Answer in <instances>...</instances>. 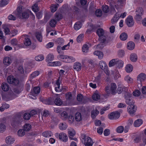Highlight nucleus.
Listing matches in <instances>:
<instances>
[{
  "label": "nucleus",
  "mask_w": 146,
  "mask_h": 146,
  "mask_svg": "<svg viewBox=\"0 0 146 146\" xmlns=\"http://www.w3.org/2000/svg\"><path fill=\"white\" fill-rule=\"evenodd\" d=\"M23 121L22 117V115L20 113L16 114L13 118L11 124L12 126L15 127L21 124Z\"/></svg>",
  "instance_id": "nucleus-1"
},
{
  "label": "nucleus",
  "mask_w": 146,
  "mask_h": 146,
  "mask_svg": "<svg viewBox=\"0 0 146 146\" xmlns=\"http://www.w3.org/2000/svg\"><path fill=\"white\" fill-rule=\"evenodd\" d=\"M96 33L99 36V40L101 43L108 42V41L107 40L108 36L104 34V30L102 29H99L97 30Z\"/></svg>",
  "instance_id": "nucleus-2"
},
{
  "label": "nucleus",
  "mask_w": 146,
  "mask_h": 146,
  "mask_svg": "<svg viewBox=\"0 0 146 146\" xmlns=\"http://www.w3.org/2000/svg\"><path fill=\"white\" fill-rule=\"evenodd\" d=\"M81 137L82 139L83 140L82 142L86 146H92L94 142L90 137L86 136L84 134H82Z\"/></svg>",
  "instance_id": "nucleus-3"
},
{
  "label": "nucleus",
  "mask_w": 146,
  "mask_h": 146,
  "mask_svg": "<svg viewBox=\"0 0 146 146\" xmlns=\"http://www.w3.org/2000/svg\"><path fill=\"white\" fill-rule=\"evenodd\" d=\"M59 58L62 59V60L65 62H70L74 61V59L73 57L68 56L60 55L58 56Z\"/></svg>",
  "instance_id": "nucleus-4"
},
{
  "label": "nucleus",
  "mask_w": 146,
  "mask_h": 146,
  "mask_svg": "<svg viewBox=\"0 0 146 146\" xmlns=\"http://www.w3.org/2000/svg\"><path fill=\"white\" fill-rule=\"evenodd\" d=\"M55 135L56 137L59 136L60 139L63 142H66L67 141L68 137L64 133H60L59 134L58 133H56Z\"/></svg>",
  "instance_id": "nucleus-5"
},
{
  "label": "nucleus",
  "mask_w": 146,
  "mask_h": 146,
  "mask_svg": "<svg viewBox=\"0 0 146 146\" xmlns=\"http://www.w3.org/2000/svg\"><path fill=\"white\" fill-rule=\"evenodd\" d=\"M120 114L118 111L113 112L108 115L109 118L111 119H116L119 118Z\"/></svg>",
  "instance_id": "nucleus-6"
},
{
  "label": "nucleus",
  "mask_w": 146,
  "mask_h": 146,
  "mask_svg": "<svg viewBox=\"0 0 146 146\" xmlns=\"http://www.w3.org/2000/svg\"><path fill=\"white\" fill-rule=\"evenodd\" d=\"M31 13V12L29 11H25L20 15L19 17L21 19H27L29 18V14Z\"/></svg>",
  "instance_id": "nucleus-7"
},
{
  "label": "nucleus",
  "mask_w": 146,
  "mask_h": 146,
  "mask_svg": "<svg viewBox=\"0 0 146 146\" xmlns=\"http://www.w3.org/2000/svg\"><path fill=\"white\" fill-rule=\"evenodd\" d=\"M128 112L130 114H134L137 110V107L135 105L129 106L127 108Z\"/></svg>",
  "instance_id": "nucleus-8"
},
{
  "label": "nucleus",
  "mask_w": 146,
  "mask_h": 146,
  "mask_svg": "<svg viewBox=\"0 0 146 146\" xmlns=\"http://www.w3.org/2000/svg\"><path fill=\"white\" fill-rule=\"evenodd\" d=\"M126 23L127 25L129 27L132 26L134 24V22L133 18L132 17H128L126 19Z\"/></svg>",
  "instance_id": "nucleus-9"
},
{
  "label": "nucleus",
  "mask_w": 146,
  "mask_h": 146,
  "mask_svg": "<svg viewBox=\"0 0 146 146\" xmlns=\"http://www.w3.org/2000/svg\"><path fill=\"white\" fill-rule=\"evenodd\" d=\"M3 62L5 65L8 66L11 63V60L10 57L7 56L3 58Z\"/></svg>",
  "instance_id": "nucleus-10"
},
{
  "label": "nucleus",
  "mask_w": 146,
  "mask_h": 146,
  "mask_svg": "<svg viewBox=\"0 0 146 146\" xmlns=\"http://www.w3.org/2000/svg\"><path fill=\"white\" fill-rule=\"evenodd\" d=\"M146 79V75L143 73H141L139 74L137 77L138 81L141 82L145 80Z\"/></svg>",
  "instance_id": "nucleus-11"
},
{
  "label": "nucleus",
  "mask_w": 146,
  "mask_h": 146,
  "mask_svg": "<svg viewBox=\"0 0 146 146\" xmlns=\"http://www.w3.org/2000/svg\"><path fill=\"white\" fill-rule=\"evenodd\" d=\"M23 90V87L22 85H19L16 87L14 88L13 90L14 92L19 94Z\"/></svg>",
  "instance_id": "nucleus-12"
},
{
  "label": "nucleus",
  "mask_w": 146,
  "mask_h": 146,
  "mask_svg": "<svg viewBox=\"0 0 146 146\" xmlns=\"http://www.w3.org/2000/svg\"><path fill=\"white\" fill-rule=\"evenodd\" d=\"M116 85L115 83H111V90L112 94L114 95L116 93Z\"/></svg>",
  "instance_id": "nucleus-13"
},
{
  "label": "nucleus",
  "mask_w": 146,
  "mask_h": 146,
  "mask_svg": "<svg viewBox=\"0 0 146 146\" xmlns=\"http://www.w3.org/2000/svg\"><path fill=\"white\" fill-rule=\"evenodd\" d=\"M99 65L100 68L102 69L106 70L108 66L105 62L101 61L100 62Z\"/></svg>",
  "instance_id": "nucleus-14"
},
{
  "label": "nucleus",
  "mask_w": 146,
  "mask_h": 146,
  "mask_svg": "<svg viewBox=\"0 0 146 146\" xmlns=\"http://www.w3.org/2000/svg\"><path fill=\"white\" fill-rule=\"evenodd\" d=\"M130 59L132 62H136L137 59V56L136 54L135 53L131 54L130 56Z\"/></svg>",
  "instance_id": "nucleus-15"
},
{
  "label": "nucleus",
  "mask_w": 146,
  "mask_h": 146,
  "mask_svg": "<svg viewBox=\"0 0 146 146\" xmlns=\"http://www.w3.org/2000/svg\"><path fill=\"white\" fill-rule=\"evenodd\" d=\"M135 46L134 43L132 42H129L127 44V48L130 50H132L134 49Z\"/></svg>",
  "instance_id": "nucleus-16"
},
{
  "label": "nucleus",
  "mask_w": 146,
  "mask_h": 146,
  "mask_svg": "<svg viewBox=\"0 0 146 146\" xmlns=\"http://www.w3.org/2000/svg\"><path fill=\"white\" fill-rule=\"evenodd\" d=\"M94 55H96L100 59H102L103 57L104 54L103 53L100 51H96L94 52Z\"/></svg>",
  "instance_id": "nucleus-17"
},
{
  "label": "nucleus",
  "mask_w": 146,
  "mask_h": 146,
  "mask_svg": "<svg viewBox=\"0 0 146 146\" xmlns=\"http://www.w3.org/2000/svg\"><path fill=\"white\" fill-rule=\"evenodd\" d=\"M56 84L57 86V87H56L55 88V89L56 91L57 92H60L62 91L64 92L65 90V88L64 89L63 88L61 89L60 88V83L57 80L56 82Z\"/></svg>",
  "instance_id": "nucleus-18"
},
{
  "label": "nucleus",
  "mask_w": 146,
  "mask_h": 146,
  "mask_svg": "<svg viewBox=\"0 0 146 146\" xmlns=\"http://www.w3.org/2000/svg\"><path fill=\"white\" fill-rule=\"evenodd\" d=\"M6 142L7 144H11L15 141L14 139L11 136H9L6 139Z\"/></svg>",
  "instance_id": "nucleus-19"
},
{
  "label": "nucleus",
  "mask_w": 146,
  "mask_h": 146,
  "mask_svg": "<svg viewBox=\"0 0 146 146\" xmlns=\"http://www.w3.org/2000/svg\"><path fill=\"white\" fill-rule=\"evenodd\" d=\"M10 87L8 84L6 83H4L2 84L1 85V88L2 90L6 92L8 91Z\"/></svg>",
  "instance_id": "nucleus-20"
},
{
  "label": "nucleus",
  "mask_w": 146,
  "mask_h": 146,
  "mask_svg": "<svg viewBox=\"0 0 146 146\" xmlns=\"http://www.w3.org/2000/svg\"><path fill=\"white\" fill-rule=\"evenodd\" d=\"M142 123V120L141 119H138L135 121L134 123V125L135 127H138L140 126Z\"/></svg>",
  "instance_id": "nucleus-21"
},
{
  "label": "nucleus",
  "mask_w": 146,
  "mask_h": 146,
  "mask_svg": "<svg viewBox=\"0 0 146 146\" xmlns=\"http://www.w3.org/2000/svg\"><path fill=\"white\" fill-rule=\"evenodd\" d=\"M120 17L119 15L117 13H116L115 16L111 20V23L112 24H113L116 23Z\"/></svg>",
  "instance_id": "nucleus-22"
},
{
  "label": "nucleus",
  "mask_w": 146,
  "mask_h": 146,
  "mask_svg": "<svg viewBox=\"0 0 146 146\" xmlns=\"http://www.w3.org/2000/svg\"><path fill=\"white\" fill-rule=\"evenodd\" d=\"M81 68V64L79 62H76L74 65V68L77 71L80 70Z\"/></svg>",
  "instance_id": "nucleus-23"
},
{
  "label": "nucleus",
  "mask_w": 146,
  "mask_h": 146,
  "mask_svg": "<svg viewBox=\"0 0 146 146\" xmlns=\"http://www.w3.org/2000/svg\"><path fill=\"white\" fill-rule=\"evenodd\" d=\"M75 117L76 121H80L82 119L81 114L79 112L76 113Z\"/></svg>",
  "instance_id": "nucleus-24"
},
{
  "label": "nucleus",
  "mask_w": 146,
  "mask_h": 146,
  "mask_svg": "<svg viewBox=\"0 0 146 146\" xmlns=\"http://www.w3.org/2000/svg\"><path fill=\"white\" fill-rule=\"evenodd\" d=\"M36 37L37 40L40 42L42 41V36L41 33L39 32H36L35 33Z\"/></svg>",
  "instance_id": "nucleus-25"
},
{
  "label": "nucleus",
  "mask_w": 146,
  "mask_h": 146,
  "mask_svg": "<svg viewBox=\"0 0 146 146\" xmlns=\"http://www.w3.org/2000/svg\"><path fill=\"white\" fill-rule=\"evenodd\" d=\"M54 103L56 105L60 106L62 104V102L60 98H57L55 99Z\"/></svg>",
  "instance_id": "nucleus-26"
},
{
  "label": "nucleus",
  "mask_w": 146,
  "mask_h": 146,
  "mask_svg": "<svg viewBox=\"0 0 146 146\" xmlns=\"http://www.w3.org/2000/svg\"><path fill=\"white\" fill-rule=\"evenodd\" d=\"M144 13V10L142 7H139L137 8L135 11L136 14L143 15Z\"/></svg>",
  "instance_id": "nucleus-27"
},
{
  "label": "nucleus",
  "mask_w": 146,
  "mask_h": 146,
  "mask_svg": "<svg viewBox=\"0 0 146 146\" xmlns=\"http://www.w3.org/2000/svg\"><path fill=\"white\" fill-rule=\"evenodd\" d=\"M128 37L127 34L123 32L121 34L120 36V38L121 40H126Z\"/></svg>",
  "instance_id": "nucleus-28"
},
{
  "label": "nucleus",
  "mask_w": 146,
  "mask_h": 146,
  "mask_svg": "<svg viewBox=\"0 0 146 146\" xmlns=\"http://www.w3.org/2000/svg\"><path fill=\"white\" fill-rule=\"evenodd\" d=\"M125 69L127 72L130 73L132 71L133 67L131 64H128L126 65Z\"/></svg>",
  "instance_id": "nucleus-29"
},
{
  "label": "nucleus",
  "mask_w": 146,
  "mask_h": 146,
  "mask_svg": "<svg viewBox=\"0 0 146 146\" xmlns=\"http://www.w3.org/2000/svg\"><path fill=\"white\" fill-rule=\"evenodd\" d=\"M54 58V56L51 54H49L46 57V61L47 62H50V61L53 60Z\"/></svg>",
  "instance_id": "nucleus-30"
},
{
  "label": "nucleus",
  "mask_w": 146,
  "mask_h": 146,
  "mask_svg": "<svg viewBox=\"0 0 146 146\" xmlns=\"http://www.w3.org/2000/svg\"><path fill=\"white\" fill-rule=\"evenodd\" d=\"M82 27L81 23L80 22H77L74 25V28L76 30H78L80 29Z\"/></svg>",
  "instance_id": "nucleus-31"
},
{
  "label": "nucleus",
  "mask_w": 146,
  "mask_h": 146,
  "mask_svg": "<svg viewBox=\"0 0 146 146\" xmlns=\"http://www.w3.org/2000/svg\"><path fill=\"white\" fill-rule=\"evenodd\" d=\"M99 113V111L97 110L96 109H95V110L92 111L91 113V116L92 118H94Z\"/></svg>",
  "instance_id": "nucleus-32"
},
{
  "label": "nucleus",
  "mask_w": 146,
  "mask_h": 146,
  "mask_svg": "<svg viewBox=\"0 0 146 146\" xmlns=\"http://www.w3.org/2000/svg\"><path fill=\"white\" fill-rule=\"evenodd\" d=\"M61 118L64 120L66 119L68 117V115L66 111L62 112L60 114Z\"/></svg>",
  "instance_id": "nucleus-33"
},
{
  "label": "nucleus",
  "mask_w": 146,
  "mask_h": 146,
  "mask_svg": "<svg viewBox=\"0 0 146 146\" xmlns=\"http://www.w3.org/2000/svg\"><path fill=\"white\" fill-rule=\"evenodd\" d=\"M31 127L30 124H25L24 126V131H29L31 129Z\"/></svg>",
  "instance_id": "nucleus-34"
},
{
  "label": "nucleus",
  "mask_w": 146,
  "mask_h": 146,
  "mask_svg": "<svg viewBox=\"0 0 146 146\" xmlns=\"http://www.w3.org/2000/svg\"><path fill=\"white\" fill-rule=\"evenodd\" d=\"M117 61V59H113L111 60L109 62V67H111L115 65H116V63Z\"/></svg>",
  "instance_id": "nucleus-35"
},
{
  "label": "nucleus",
  "mask_w": 146,
  "mask_h": 146,
  "mask_svg": "<svg viewBox=\"0 0 146 146\" xmlns=\"http://www.w3.org/2000/svg\"><path fill=\"white\" fill-rule=\"evenodd\" d=\"M59 6V4L57 3L56 5H52L51 7V11L52 12H54L57 9V8Z\"/></svg>",
  "instance_id": "nucleus-36"
},
{
  "label": "nucleus",
  "mask_w": 146,
  "mask_h": 146,
  "mask_svg": "<svg viewBox=\"0 0 146 146\" xmlns=\"http://www.w3.org/2000/svg\"><path fill=\"white\" fill-rule=\"evenodd\" d=\"M31 115L29 114V113L26 112L23 115V117L25 120H29L31 117Z\"/></svg>",
  "instance_id": "nucleus-37"
},
{
  "label": "nucleus",
  "mask_w": 146,
  "mask_h": 146,
  "mask_svg": "<svg viewBox=\"0 0 146 146\" xmlns=\"http://www.w3.org/2000/svg\"><path fill=\"white\" fill-rule=\"evenodd\" d=\"M51 132L50 131H46L43 132L42 135L43 136L47 137L51 136Z\"/></svg>",
  "instance_id": "nucleus-38"
},
{
  "label": "nucleus",
  "mask_w": 146,
  "mask_h": 146,
  "mask_svg": "<svg viewBox=\"0 0 146 146\" xmlns=\"http://www.w3.org/2000/svg\"><path fill=\"white\" fill-rule=\"evenodd\" d=\"M62 18V16L61 14L59 13H56L55 16V19L56 20L59 21Z\"/></svg>",
  "instance_id": "nucleus-39"
},
{
  "label": "nucleus",
  "mask_w": 146,
  "mask_h": 146,
  "mask_svg": "<svg viewBox=\"0 0 146 146\" xmlns=\"http://www.w3.org/2000/svg\"><path fill=\"white\" fill-rule=\"evenodd\" d=\"M44 103L46 104L52 105L53 103V100L52 98H50L45 100Z\"/></svg>",
  "instance_id": "nucleus-40"
},
{
  "label": "nucleus",
  "mask_w": 146,
  "mask_h": 146,
  "mask_svg": "<svg viewBox=\"0 0 146 146\" xmlns=\"http://www.w3.org/2000/svg\"><path fill=\"white\" fill-rule=\"evenodd\" d=\"M92 98L93 100L97 101L100 99V96L98 94L95 93L93 94Z\"/></svg>",
  "instance_id": "nucleus-41"
},
{
  "label": "nucleus",
  "mask_w": 146,
  "mask_h": 146,
  "mask_svg": "<svg viewBox=\"0 0 146 146\" xmlns=\"http://www.w3.org/2000/svg\"><path fill=\"white\" fill-rule=\"evenodd\" d=\"M44 57L43 55L40 54L36 56L35 59L37 61H40L44 59Z\"/></svg>",
  "instance_id": "nucleus-42"
},
{
  "label": "nucleus",
  "mask_w": 146,
  "mask_h": 146,
  "mask_svg": "<svg viewBox=\"0 0 146 146\" xmlns=\"http://www.w3.org/2000/svg\"><path fill=\"white\" fill-rule=\"evenodd\" d=\"M59 126L60 129L61 130L66 129L67 127V125L65 123H60V124Z\"/></svg>",
  "instance_id": "nucleus-43"
},
{
  "label": "nucleus",
  "mask_w": 146,
  "mask_h": 146,
  "mask_svg": "<svg viewBox=\"0 0 146 146\" xmlns=\"http://www.w3.org/2000/svg\"><path fill=\"white\" fill-rule=\"evenodd\" d=\"M125 102L126 103L129 105V106L134 105L135 102L133 100L130 99L126 100Z\"/></svg>",
  "instance_id": "nucleus-44"
},
{
  "label": "nucleus",
  "mask_w": 146,
  "mask_h": 146,
  "mask_svg": "<svg viewBox=\"0 0 146 146\" xmlns=\"http://www.w3.org/2000/svg\"><path fill=\"white\" fill-rule=\"evenodd\" d=\"M95 14L97 17H100L102 15V11L101 9H98L96 11Z\"/></svg>",
  "instance_id": "nucleus-45"
},
{
  "label": "nucleus",
  "mask_w": 146,
  "mask_h": 146,
  "mask_svg": "<svg viewBox=\"0 0 146 146\" xmlns=\"http://www.w3.org/2000/svg\"><path fill=\"white\" fill-rule=\"evenodd\" d=\"M56 23L57 22L55 19H52L50 22V25L51 27H54L55 26Z\"/></svg>",
  "instance_id": "nucleus-46"
},
{
  "label": "nucleus",
  "mask_w": 146,
  "mask_h": 146,
  "mask_svg": "<svg viewBox=\"0 0 146 146\" xmlns=\"http://www.w3.org/2000/svg\"><path fill=\"white\" fill-rule=\"evenodd\" d=\"M17 133L19 136L22 137L25 135V132L23 129H20L18 131Z\"/></svg>",
  "instance_id": "nucleus-47"
},
{
  "label": "nucleus",
  "mask_w": 146,
  "mask_h": 146,
  "mask_svg": "<svg viewBox=\"0 0 146 146\" xmlns=\"http://www.w3.org/2000/svg\"><path fill=\"white\" fill-rule=\"evenodd\" d=\"M102 9L104 12L105 13H108L109 11V7L108 5H106L102 7Z\"/></svg>",
  "instance_id": "nucleus-48"
},
{
  "label": "nucleus",
  "mask_w": 146,
  "mask_h": 146,
  "mask_svg": "<svg viewBox=\"0 0 146 146\" xmlns=\"http://www.w3.org/2000/svg\"><path fill=\"white\" fill-rule=\"evenodd\" d=\"M125 89V88L124 87L119 86H118L116 91L118 94H120L123 91V89Z\"/></svg>",
  "instance_id": "nucleus-49"
},
{
  "label": "nucleus",
  "mask_w": 146,
  "mask_h": 146,
  "mask_svg": "<svg viewBox=\"0 0 146 146\" xmlns=\"http://www.w3.org/2000/svg\"><path fill=\"white\" fill-rule=\"evenodd\" d=\"M132 94L129 92H125L124 93V97L126 100L129 99L130 97H131Z\"/></svg>",
  "instance_id": "nucleus-50"
},
{
  "label": "nucleus",
  "mask_w": 146,
  "mask_h": 146,
  "mask_svg": "<svg viewBox=\"0 0 146 146\" xmlns=\"http://www.w3.org/2000/svg\"><path fill=\"white\" fill-rule=\"evenodd\" d=\"M25 41L24 42L25 44L27 46H29L30 45L31 43V41L28 38H25Z\"/></svg>",
  "instance_id": "nucleus-51"
},
{
  "label": "nucleus",
  "mask_w": 146,
  "mask_h": 146,
  "mask_svg": "<svg viewBox=\"0 0 146 146\" xmlns=\"http://www.w3.org/2000/svg\"><path fill=\"white\" fill-rule=\"evenodd\" d=\"M123 127L122 126H120L117 128L116 131L118 133H121L123 131Z\"/></svg>",
  "instance_id": "nucleus-52"
},
{
  "label": "nucleus",
  "mask_w": 146,
  "mask_h": 146,
  "mask_svg": "<svg viewBox=\"0 0 146 146\" xmlns=\"http://www.w3.org/2000/svg\"><path fill=\"white\" fill-rule=\"evenodd\" d=\"M82 50L83 52H87L88 50V45L86 44L84 45L82 47Z\"/></svg>",
  "instance_id": "nucleus-53"
},
{
  "label": "nucleus",
  "mask_w": 146,
  "mask_h": 146,
  "mask_svg": "<svg viewBox=\"0 0 146 146\" xmlns=\"http://www.w3.org/2000/svg\"><path fill=\"white\" fill-rule=\"evenodd\" d=\"M32 10L35 12H37L39 11V7H38V5L35 4L32 7Z\"/></svg>",
  "instance_id": "nucleus-54"
},
{
  "label": "nucleus",
  "mask_w": 146,
  "mask_h": 146,
  "mask_svg": "<svg viewBox=\"0 0 146 146\" xmlns=\"http://www.w3.org/2000/svg\"><path fill=\"white\" fill-rule=\"evenodd\" d=\"M33 92L35 94L39 93L40 91V88L39 87H35L34 88Z\"/></svg>",
  "instance_id": "nucleus-55"
},
{
  "label": "nucleus",
  "mask_w": 146,
  "mask_h": 146,
  "mask_svg": "<svg viewBox=\"0 0 146 146\" xmlns=\"http://www.w3.org/2000/svg\"><path fill=\"white\" fill-rule=\"evenodd\" d=\"M56 42L60 45H62L64 42L63 39L62 38H59L56 40Z\"/></svg>",
  "instance_id": "nucleus-56"
},
{
  "label": "nucleus",
  "mask_w": 146,
  "mask_h": 146,
  "mask_svg": "<svg viewBox=\"0 0 146 146\" xmlns=\"http://www.w3.org/2000/svg\"><path fill=\"white\" fill-rule=\"evenodd\" d=\"M68 121L70 123H72L74 120V117L72 115H70L68 116Z\"/></svg>",
  "instance_id": "nucleus-57"
},
{
  "label": "nucleus",
  "mask_w": 146,
  "mask_h": 146,
  "mask_svg": "<svg viewBox=\"0 0 146 146\" xmlns=\"http://www.w3.org/2000/svg\"><path fill=\"white\" fill-rule=\"evenodd\" d=\"M6 129V127L3 124H0V132H2L4 131Z\"/></svg>",
  "instance_id": "nucleus-58"
},
{
  "label": "nucleus",
  "mask_w": 146,
  "mask_h": 146,
  "mask_svg": "<svg viewBox=\"0 0 146 146\" xmlns=\"http://www.w3.org/2000/svg\"><path fill=\"white\" fill-rule=\"evenodd\" d=\"M3 28L4 30V32L5 33V35H7L8 34H9V33H10L9 28L7 27H5V26H3Z\"/></svg>",
  "instance_id": "nucleus-59"
},
{
  "label": "nucleus",
  "mask_w": 146,
  "mask_h": 146,
  "mask_svg": "<svg viewBox=\"0 0 146 146\" xmlns=\"http://www.w3.org/2000/svg\"><path fill=\"white\" fill-rule=\"evenodd\" d=\"M133 95L135 96H138L141 94L140 92L138 90H135L133 93Z\"/></svg>",
  "instance_id": "nucleus-60"
},
{
  "label": "nucleus",
  "mask_w": 146,
  "mask_h": 146,
  "mask_svg": "<svg viewBox=\"0 0 146 146\" xmlns=\"http://www.w3.org/2000/svg\"><path fill=\"white\" fill-rule=\"evenodd\" d=\"M116 62V65H118L120 67H122L123 66V63L121 60H119L117 59V61Z\"/></svg>",
  "instance_id": "nucleus-61"
},
{
  "label": "nucleus",
  "mask_w": 146,
  "mask_h": 146,
  "mask_svg": "<svg viewBox=\"0 0 146 146\" xmlns=\"http://www.w3.org/2000/svg\"><path fill=\"white\" fill-rule=\"evenodd\" d=\"M125 80L128 83H132L133 79H131L129 76H126L125 78Z\"/></svg>",
  "instance_id": "nucleus-62"
},
{
  "label": "nucleus",
  "mask_w": 146,
  "mask_h": 146,
  "mask_svg": "<svg viewBox=\"0 0 146 146\" xmlns=\"http://www.w3.org/2000/svg\"><path fill=\"white\" fill-rule=\"evenodd\" d=\"M143 15H141L138 14H136V15L135 17V19L137 21H140L142 19V17L141 16Z\"/></svg>",
  "instance_id": "nucleus-63"
},
{
  "label": "nucleus",
  "mask_w": 146,
  "mask_h": 146,
  "mask_svg": "<svg viewBox=\"0 0 146 146\" xmlns=\"http://www.w3.org/2000/svg\"><path fill=\"white\" fill-rule=\"evenodd\" d=\"M18 41L15 39L14 38L12 39L11 41V43L13 46H16L17 45Z\"/></svg>",
  "instance_id": "nucleus-64"
}]
</instances>
